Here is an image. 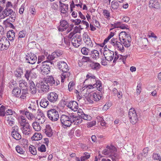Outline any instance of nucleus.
I'll return each mask as SVG.
<instances>
[{
	"instance_id": "1",
	"label": "nucleus",
	"mask_w": 161,
	"mask_h": 161,
	"mask_svg": "<svg viewBox=\"0 0 161 161\" xmlns=\"http://www.w3.org/2000/svg\"><path fill=\"white\" fill-rule=\"evenodd\" d=\"M60 121L63 125L66 127H69L73 123L75 125L81 123L82 119L73 113L69 114L68 115H62L60 117Z\"/></svg>"
},
{
	"instance_id": "2",
	"label": "nucleus",
	"mask_w": 161,
	"mask_h": 161,
	"mask_svg": "<svg viewBox=\"0 0 161 161\" xmlns=\"http://www.w3.org/2000/svg\"><path fill=\"white\" fill-rule=\"evenodd\" d=\"M59 69L62 71L63 73L61 77V82L63 83L66 78L69 77L70 75V72H68L69 70L67 64L64 61H60L58 64Z\"/></svg>"
},
{
	"instance_id": "3",
	"label": "nucleus",
	"mask_w": 161,
	"mask_h": 161,
	"mask_svg": "<svg viewBox=\"0 0 161 161\" xmlns=\"http://www.w3.org/2000/svg\"><path fill=\"white\" fill-rule=\"evenodd\" d=\"M116 149L114 146H107L102 152L103 154L107 156H111L113 161H117L119 159L118 155L115 153Z\"/></svg>"
},
{
	"instance_id": "4",
	"label": "nucleus",
	"mask_w": 161,
	"mask_h": 161,
	"mask_svg": "<svg viewBox=\"0 0 161 161\" xmlns=\"http://www.w3.org/2000/svg\"><path fill=\"white\" fill-rule=\"evenodd\" d=\"M25 114L29 120H32L35 118V121L38 122L39 124L43 123L45 120L44 114L42 112H40V114H38L36 117L28 111H25Z\"/></svg>"
},
{
	"instance_id": "5",
	"label": "nucleus",
	"mask_w": 161,
	"mask_h": 161,
	"mask_svg": "<svg viewBox=\"0 0 161 161\" xmlns=\"http://www.w3.org/2000/svg\"><path fill=\"white\" fill-rule=\"evenodd\" d=\"M119 37L120 42L123 46L127 47L130 46L131 41V37L126 32H121L119 34Z\"/></svg>"
},
{
	"instance_id": "6",
	"label": "nucleus",
	"mask_w": 161,
	"mask_h": 161,
	"mask_svg": "<svg viewBox=\"0 0 161 161\" xmlns=\"http://www.w3.org/2000/svg\"><path fill=\"white\" fill-rule=\"evenodd\" d=\"M12 94L14 96L19 97L22 101L25 99L28 94L27 90L22 89V91L18 87L14 88L12 91Z\"/></svg>"
},
{
	"instance_id": "7",
	"label": "nucleus",
	"mask_w": 161,
	"mask_h": 161,
	"mask_svg": "<svg viewBox=\"0 0 161 161\" xmlns=\"http://www.w3.org/2000/svg\"><path fill=\"white\" fill-rule=\"evenodd\" d=\"M3 13L4 14L5 17L9 16V18L7 20L12 22L14 21L16 18V14L12 9L6 8L3 11Z\"/></svg>"
},
{
	"instance_id": "8",
	"label": "nucleus",
	"mask_w": 161,
	"mask_h": 161,
	"mask_svg": "<svg viewBox=\"0 0 161 161\" xmlns=\"http://www.w3.org/2000/svg\"><path fill=\"white\" fill-rule=\"evenodd\" d=\"M128 115L130 122L132 124H136L138 121V119L134 108H131L130 109Z\"/></svg>"
},
{
	"instance_id": "9",
	"label": "nucleus",
	"mask_w": 161,
	"mask_h": 161,
	"mask_svg": "<svg viewBox=\"0 0 161 161\" xmlns=\"http://www.w3.org/2000/svg\"><path fill=\"white\" fill-rule=\"evenodd\" d=\"M47 115L48 118L53 121L57 120L59 118L58 111L54 109H52L47 111Z\"/></svg>"
},
{
	"instance_id": "10",
	"label": "nucleus",
	"mask_w": 161,
	"mask_h": 161,
	"mask_svg": "<svg viewBox=\"0 0 161 161\" xmlns=\"http://www.w3.org/2000/svg\"><path fill=\"white\" fill-rule=\"evenodd\" d=\"M36 86L39 90L43 92H47L49 90L48 84L45 80L37 83L36 84Z\"/></svg>"
},
{
	"instance_id": "11",
	"label": "nucleus",
	"mask_w": 161,
	"mask_h": 161,
	"mask_svg": "<svg viewBox=\"0 0 161 161\" xmlns=\"http://www.w3.org/2000/svg\"><path fill=\"white\" fill-rule=\"evenodd\" d=\"M103 55L106 60L108 61H111L114 57V52L108 48L104 47Z\"/></svg>"
},
{
	"instance_id": "12",
	"label": "nucleus",
	"mask_w": 161,
	"mask_h": 161,
	"mask_svg": "<svg viewBox=\"0 0 161 161\" xmlns=\"http://www.w3.org/2000/svg\"><path fill=\"white\" fill-rule=\"evenodd\" d=\"M46 61H44L42 62L41 64L37 66V68L39 66H41L40 69L41 71L44 75H47L50 72V68L49 64L46 63Z\"/></svg>"
},
{
	"instance_id": "13",
	"label": "nucleus",
	"mask_w": 161,
	"mask_h": 161,
	"mask_svg": "<svg viewBox=\"0 0 161 161\" xmlns=\"http://www.w3.org/2000/svg\"><path fill=\"white\" fill-rule=\"evenodd\" d=\"M37 76V75L34 72V69L25 70V77L27 80H29L30 79H35Z\"/></svg>"
},
{
	"instance_id": "14",
	"label": "nucleus",
	"mask_w": 161,
	"mask_h": 161,
	"mask_svg": "<svg viewBox=\"0 0 161 161\" xmlns=\"http://www.w3.org/2000/svg\"><path fill=\"white\" fill-rule=\"evenodd\" d=\"M10 44L8 40L6 37H3L0 40V50H7L9 47Z\"/></svg>"
},
{
	"instance_id": "15",
	"label": "nucleus",
	"mask_w": 161,
	"mask_h": 161,
	"mask_svg": "<svg viewBox=\"0 0 161 161\" xmlns=\"http://www.w3.org/2000/svg\"><path fill=\"white\" fill-rule=\"evenodd\" d=\"M73 46L75 47H79L81 43V38L80 34H76L74 36L71 40Z\"/></svg>"
},
{
	"instance_id": "16",
	"label": "nucleus",
	"mask_w": 161,
	"mask_h": 161,
	"mask_svg": "<svg viewBox=\"0 0 161 161\" xmlns=\"http://www.w3.org/2000/svg\"><path fill=\"white\" fill-rule=\"evenodd\" d=\"M26 62L31 64H33L35 63L37 61V57L34 54L30 53H27L25 56Z\"/></svg>"
},
{
	"instance_id": "17",
	"label": "nucleus",
	"mask_w": 161,
	"mask_h": 161,
	"mask_svg": "<svg viewBox=\"0 0 161 161\" xmlns=\"http://www.w3.org/2000/svg\"><path fill=\"white\" fill-rule=\"evenodd\" d=\"M65 105L74 111H76L78 108V104L75 101L66 102L65 103Z\"/></svg>"
},
{
	"instance_id": "18",
	"label": "nucleus",
	"mask_w": 161,
	"mask_h": 161,
	"mask_svg": "<svg viewBox=\"0 0 161 161\" xmlns=\"http://www.w3.org/2000/svg\"><path fill=\"white\" fill-rule=\"evenodd\" d=\"M83 39L84 42L87 47H92L93 44L87 33L84 32L83 35Z\"/></svg>"
},
{
	"instance_id": "19",
	"label": "nucleus",
	"mask_w": 161,
	"mask_h": 161,
	"mask_svg": "<svg viewBox=\"0 0 161 161\" xmlns=\"http://www.w3.org/2000/svg\"><path fill=\"white\" fill-rule=\"evenodd\" d=\"M58 96L54 92H51L47 95V99L51 102L54 103L57 101Z\"/></svg>"
},
{
	"instance_id": "20",
	"label": "nucleus",
	"mask_w": 161,
	"mask_h": 161,
	"mask_svg": "<svg viewBox=\"0 0 161 161\" xmlns=\"http://www.w3.org/2000/svg\"><path fill=\"white\" fill-rule=\"evenodd\" d=\"M60 25L58 28V30L59 31H64L68 28L69 25L66 21L62 20L60 21Z\"/></svg>"
},
{
	"instance_id": "21",
	"label": "nucleus",
	"mask_w": 161,
	"mask_h": 161,
	"mask_svg": "<svg viewBox=\"0 0 161 161\" xmlns=\"http://www.w3.org/2000/svg\"><path fill=\"white\" fill-rule=\"evenodd\" d=\"M95 82L96 83H94L93 85L90 84L87 86L86 88H88L89 89H91L96 87L98 91L101 92L102 90V86L101 82L100 81H97Z\"/></svg>"
},
{
	"instance_id": "22",
	"label": "nucleus",
	"mask_w": 161,
	"mask_h": 161,
	"mask_svg": "<svg viewBox=\"0 0 161 161\" xmlns=\"http://www.w3.org/2000/svg\"><path fill=\"white\" fill-rule=\"evenodd\" d=\"M22 132L23 134L29 135L31 134V127L29 124H27L24 126H23L21 128Z\"/></svg>"
},
{
	"instance_id": "23",
	"label": "nucleus",
	"mask_w": 161,
	"mask_h": 161,
	"mask_svg": "<svg viewBox=\"0 0 161 161\" xmlns=\"http://www.w3.org/2000/svg\"><path fill=\"white\" fill-rule=\"evenodd\" d=\"M6 122L7 125L12 126L15 123L14 117L11 115L6 116L5 117Z\"/></svg>"
},
{
	"instance_id": "24",
	"label": "nucleus",
	"mask_w": 161,
	"mask_h": 161,
	"mask_svg": "<svg viewBox=\"0 0 161 161\" xmlns=\"http://www.w3.org/2000/svg\"><path fill=\"white\" fill-rule=\"evenodd\" d=\"M149 6V7L151 8L156 9L159 8L160 7L159 3L158 0H150Z\"/></svg>"
},
{
	"instance_id": "25",
	"label": "nucleus",
	"mask_w": 161,
	"mask_h": 161,
	"mask_svg": "<svg viewBox=\"0 0 161 161\" xmlns=\"http://www.w3.org/2000/svg\"><path fill=\"white\" fill-rule=\"evenodd\" d=\"M29 84L30 85V91L31 93L32 94H35L36 92V89L34 82L31 80H30Z\"/></svg>"
},
{
	"instance_id": "26",
	"label": "nucleus",
	"mask_w": 161,
	"mask_h": 161,
	"mask_svg": "<svg viewBox=\"0 0 161 161\" xmlns=\"http://www.w3.org/2000/svg\"><path fill=\"white\" fill-rule=\"evenodd\" d=\"M86 78L85 81L88 80L92 82V84L95 82L98 81L97 80L96 78L95 75L90 73H88L86 75Z\"/></svg>"
},
{
	"instance_id": "27",
	"label": "nucleus",
	"mask_w": 161,
	"mask_h": 161,
	"mask_svg": "<svg viewBox=\"0 0 161 161\" xmlns=\"http://www.w3.org/2000/svg\"><path fill=\"white\" fill-rule=\"evenodd\" d=\"M57 56V54L56 53H53L51 55H49L47 57V60L46 61V62L49 63L51 64H53L52 61Z\"/></svg>"
},
{
	"instance_id": "28",
	"label": "nucleus",
	"mask_w": 161,
	"mask_h": 161,
	"mask_svg": "<svg viewBox=\"0 0 161 161\" xmlns=\"http://www.w3.org/2000/svg\"><path fill=\"white\" fill-rule=\"evenodd\" d=\"M59 3L61 4L60 8L61 13L64 14H66L68 9L69 5L68 4H64L62 3L61 2H59Z\"/></svg>"
},
{
	"instance_id": "29",
	"label": "nucleus",
	"mask_w": 161,
	"mask_h": 161,
	"mask_svg": "<svg viewBox=\"0 0 161 161\" xmlns=\"http://www.w3.org/2000/svg\"><path fill=\"white\" fill-rule=\"evenodd\" d=\"M38 104L35 103H32L30 104V106L28 107V108L32 113H35L38 107Z\"/></svg>"
},
{
	"instance_id": "30",
	"label": "nucleus",
	"mask_w": 161,
	"mask_h": 161,
	"mask_svg": "<svg viewBox=\"0 0 161 161\" xmlns=\"http://www.w3.org/2000/svg\"><path fill=\"white\" fill-rule=\"evenodd\" d=\"M44 130L45 133L48 136L51 137L52 136L53 134L52 130L49 125H46Z\"/></svg>"
},
{
	"instance_id": "31",
	"label": "nucleus",
	"mask_w": 161,
	"mask_h": 161,
	"mask_svg": "<svg viewBox=\"0 0 161 161\" xmlns=\"http://www.w3.org/2000/svg\"><path fill=\"white\" fill-rule=\"evenodd\" d=\"M90 66L92 69L97 70L100 69L101 65L98 63L92 62L90 64Z\"/></svg>"
},
{
	"instance_id": "32",
	"label": "nucleus",
	"mask_w": 161,
	"mask_h": 161,
	"mask_svg": "<svg viewBox=\"0 0 161 161\" xmlns=\"http://www.w3.org/2000/svg\"><path fill=\"white\" fill-rule=\"evenodd\" d=\"M18 120L20 125L22 126H24L27 124H29L28 122H26V119L23 116H21L19 117Z\"/></svg>"
},
{
	"instance_id": "33",
	"label": "nucleus",
	"mask_w": 161,
	"mask_h": 161,
	"mask_svg": "<svg viewBox=\"0 0 161 161\" xmlns=\"http://www.w3.org/2000/svg\"><path fill=\"white\" fill-rule=\"evenodd\" d=\"M42 137V135L41 133H36L31 137V139L32 140L38 141L41 140Z\"/></svg>"
},
{
	"instance_id": "34",
	"label": "nucleus",
	"mask_w": 161,
	"mask_h": 161,
	"mask_svg": "<svg viewBox=\"0 0 161 161\" xmlns=\"http://www.w3.org/2000/svg\"><path fill=\"white\" fill-rule=\"evenodd\" d=\"M7 36L9 40H13L15 37V33L13 30L8 31L7 33Z\"/></svg>"
},
{
	"instance_id": "35",
	"label": "nucleus",
	"mask_w": 161,
	"mask_h": 161,
	"mask_svg": "<svg viewBox=\"0 0 161 161\" xmlns=\"http://www.w3.org/2000/svg\"><path fill=\"white\" fill-rule=\"evenodd\" d=\"M32 126L34 130L36 131H40L41 129V126L38 122L35 121L32 124Z\"/></svg>"
},
{
	"instance_id": "36",
	"label": "nucleus",
	"mask_w": 161,
	"mask_h": 161,
	"mask_svg": "<svg viewBox=\"0 0 161 161\" xmlns=\"http://www.w3.org/2000/svg\"><path fill=\"white\" fill-rule=\"evenodd\" d=\"M114 47L117 50L121 52L124 51V49L123 45L120 42H118Z\"/></svg>"
},
{
	"instance_id": "37",
	"label": "nucleus",
	"mask_w": 161,
	"mask_h": 161,
	"mask_svg": "<svg viewBox=\"0 0 161 161\" xmlns=\"http://www.w3.org/2000/svg\"><path fill=\"white\" fill-rule=\"evenodd\" d=\"M49 102L47 99H44L41 100L40 102V104L41 107L46 108L49 104Z\"/></svg>"
},
{
	"instance_id": "38",
	"label": "nucleus",
	"mask_w": 161,
	"mask_h": 161,
	"mask_svg": "<svg viewBox=\"0 0 161 161\" xmlns=\"http://www.w3.org/2000/svg\"><path fill=\"white\" fill-rule=\"evenodd\" d=\"M90 54L93 58H99V53L98 51L94 50L91 52Z\"/></svg>"
},
{
	"instance_id": "39",
	"label": "nucleus",
	"mask_w": 161,
	"mask_h": 161,
	"mask_svg": "<svg viewBox=\"0 0 161 161\" xmlns=\"http://www.w3.org/2000/svg\"><path fill=\"white\" fill-rule=\"evenodd\" d=\"M46 82L48 84V83L50 85L52 86L55 84V81L54 80V78L52 76H50L48 77L46 79Z\"/></svg>"
},
{
	"instance_id": "40",
	"label": "nucleus",
	"mask_w": 161,
	"mask_h": 161,
	"mask_svg": "<svg viewBox=\"0 0 161 161\" xmlns=\"http://www.w3.org/2000/svg\"><path fill=\"white\" fill-rule=\"evenodd\" d=\"M12 135L13 138L16 140H20L21 138V136L18 132L12 131Z\"/></svg>"
},
{
	"instance_id": "41",
	"label": "nucleus",
	"mask_w": 161,
	"mask_h": 161,
	"mask_svg": "<svg viewBox=\"0 0 161 161\" xmlns=\"http://www.w3.org/2000/svg\"><path fill=\"white\" fill-rule=\"evenodd\" d=\"M92 97L95 101H98L101 99L102 96L100 94L94 92L92 94Z\"/></svg>"
},
{
	"instance_id": "42",
	"label": "nucleus",
	"mask_w": 161,
	"mask_h": 161,
	"mask_svg": "<svg viewBox=\"0 0 161 161\" xmlns=\"http://www.w3.org/2000/svg\"><path fill=\"white\" fill-rule=\"evenodd\" d=\"M81 113L82 114L80 115L81 116L82 119H83L85 120H91L92 117L88 115L85 114L83 112H81Z\"/></svg>"
},
{
	"instance_id": "43",
	"label": "nucleus",
	"mask_w": 161,
	"mask_h": 161,
	"mask_svg": "<svg viewBox=\"0 0 161 161\" xmlns=\"http://www.w3.org/2000/svg\"><path fill=\"white\" fill-rule=\"evenodd\" d=\"M23 71L22 69L19 68L15 72V74L16 77H20L21 75L23 74Z\"/></svg>"
},
{
	"instance_id": "44",
	"label": "nucleus",
	"mask_w": 161,
	"mask_h": 161,
	"mask_svg": "<svg viewBox=\"0 0 161 161\" xmlns=\"http://www.w3.org/2000/svg\"><path fill=\"white\" fill-rule=\"evenodd\" d=\"M97 119L98 120V123H100V125L102 126H105L106 125V123L103 119L100 116H98L97 117Z\"/></svg>"
},
{
	"instance_id": "45",
	"label": "nucleus",
	"mask_w": 161,
	"mask_h": 161,
	"mask_svg": "<svg viewBox=\"0 0 161 161\" xmlns=\"http://www.w3.org/2000/svg\"><path fill=\"white\" fill-rule=\"evenodd\" d=\"M26 34V31H20L19 33L18 39L19 40H21V38H24Z\"/></svg>"
},
{
	"instance_id": "46",
	"label": "nucleus",
	"mask_w": 161,
	"mask_h": 161,
	"mask_svg": "<svg viewBox=\"0 0 161 161\" xmlns=\"http://www.w3.org/2000/svg\"><path fill=\"white\" fill-rule=\"evenodd\" d=\"M16 150L18 153L21 154H23L25 153V151L23 149L22 147H20V146H18L16 147Z\"/></svg>"
},
{
	"instance_id": "47",
	"label": "nucleus",
	"mask_w": 161,
	"mask_h": 161,
	"mask_svg": "<svg viewBox=\"0 0 161 161\" xmlns=\"http://www.w3.org/2000/svg\"><path fill=\"white\" fill-rule=\"evenodd\" d=\"M29 150L31 152V153L33 155H36V150L35 147L33 146H30L29 148Z\"/></svg>"
},
{
	"instance_id": "48",
	"label": "nucleus",
	"mask_w": 161,
	"mask_h": 161,
	"mask_svg": "<svg viewBox=\"0 0 161 161\" xmlns=\"http://www.w3.org/2000/svg\"><path fill=\"white\" fill-rule=\"evenodd\" d=\"M152 158L153 159L157 160V161H161L160 155L157 153H153Z\"/></svg>"
},
{
	"instance_id": "49",
	"label": "nucleus",
	"mask_w": 161,
	"mask_h": 161,
	"mask_svg": "<svg viewBox=\"0 0 161 161\" xmlns=\"http://www.w3.org/2000/svg\"><path fill=\"white\" fill-rule=\"evenodd\" d=\"M111 7L114 9H116L119 8V4L115 1H113L111 3Z\"/></svg>"
},
{
	"instance_id": "50",
	"label": "nucleus",
	"mask_w": 161,
	"mask_h": 161,
	"mask_svg": "<svg viewBox=\"0 0 161 161\" xmlns=\"http://www.w3.org/2000/svg\"><path fill=\"white\" fill-rule=\"evenodd\" d=\"M19 85L20 87H23L24 86H27V82L24 80H21L19 81Z\"/></svg>"
},
{
	"instance_id": "51",
	"label": "nucleus",
	"mask_w": 161,
	"mask_h": 161,
	"mask_svg": "<svg viewBox=\"0 0 161 161\" xmlns=\"http://www.w3.org/2000/svg\"><path fill=\"white\" fill-rule=\"evenodd\" d=\"M5 107L2 105L0 107V116H4L5 115Z\"/></svg>"
},
{
	"instance_id": "52",
	"label": "nucleus",
	"mask_w": 161,
	"mask_h": 161,
	"mask_svg": "<svg viewBox=\"0 0 161 161\" xmlns=\"http://www.w3.org/2000/svg\"><path fill=\"white\" fill-rule=\"evenodd\" d=\"M81 51L83 54L87 55L89 52V50L87 48L83 47L81 48Z\"/></svg>"
},
{
	"instance_id": "53",
	"label": "nucleus",
	"mask_w": 161,
	"mask_h": 161,
	"mask_svg": "<svg viewBox=\"0 0 161 161\" xmlns=\"http://www.w3.org/2000/svg\"><path fill=\"white\" fill-rule=\"evenodd\" d=\"M15 114L14 111H13L12 109H8L5 112V114L7 115V116L9 115L12 116L14 114Z\"/></svg>"
},
{
	"instance_id": "54",
	"label": "nucleus",
	"mask_w": 161,
	"mask_h": 161,
	"mask_svg": "<svg viewBox=\"0 0 161 161\" xmlns=\"http://www.w3.org/2000/svg\"><path fill=\"white\" fill-rule=\"evenodd\" d=\"M103 15L106 18H108L110 17V12L109 11L106 9H104L103 11Z\"/></svg>"
},
{
	"instance_id": "55",
	"label": "nucleus",
	"mask_w": 161,
	"mask_h": 161,
	"mask_svg": "<svg viewBox=\"0 0 161 161\" xmlns=\"http://www.w3.org/2000/svg\"><path fill=\"white\" fill-rule=\"evenodd\" d=\"M38 149L39 151L41 152H45L46 150L45 146L43 144L40 147H39Z\"/></svg>"
},
{
	"instance_id": "56",
	"label": "nucleus",
	"mask_w": 161,
	"mask_h": 161,
	"mask_svg": "<svg viewBox=\"0 0 161 161\" xmlns=\"http://www.w3.org/2000/svg\"><path fill=\"white\" fill-rule=\"evenodd\" d=\"M111 105L112 104L111 103H106L104 106L103 108V109L104 110H107L111 107Z\"/></svg>"
},
{
	"instance_id": "57",
	"label": "nucleus",
	"mask_w": 161,
	"mask_h": 161,
	"mask_svg": "<svg viewBox=\"0 0 161 161\" xmlns=\"http://www.w3.org/2000/svg\"><path fill=\"white\" fill-rule=\"evenodd\" d=\"M118 42L117 39L113 38L111 40L110 43L114 47Z\"/></svg>"
},
{
	"instance_id": "58",
	"label": "nucleus",
	"mask_w": 161,
	"mask_h": 161,
	"mask_svg": "<svg viewBox=\"0 0 161 161\" xmlns=\"http://www.w3.org/2000/svg\"><path fill=\"white\" fill-rule=\"evenodd\" d=\"M149 150V148L148 147L145 148L143 150V153L142 155L144 157H146L147 156L148 151Z\"/></svg>"
},
{
	"instance_id": "59",
	"label": "nucleus",
	"mask_w": 161,
	"mask_h": 161,
	"mask_svg": "<svg viewBox=\"0 0 161 161\" xmlns=\"http://www.w3.org/2000/svg\"><path fill=\"white\" fill-rule=\"evenodd\" d=\"M96 123L95 121H91L87 124V127H91L94 126L96 125Z\"/></svg>"
},
{
	"instance_id": "60",
	"label": "nucleus",
	"mask_w": 161,
	"mask_h": 161,
	"mask_svg": "<svg viewBox=\"0 0 161 161\" xmlns=\"http://www.w3.org/2000/svg\"><path fill=\"white\" fill-rule=\"evenodd\" d=\"M29 11L31 14L33 15H34L36 14V10L33 6H31L30 7Z\"/></svg>"
},
{
	"instance_id": "61",
	"label": "nucleus",
	"mask_w": 161,
	"mask_h": 161,
	"mask_svg": "<svg viewBox=\"0 0 161 161\" xmlns=\"http://www.w3.org/2000/svg\"><path fill=\"white\" fill-rule=\"evenodd\" d=\"M136 87V93L137 95H138L140 93L142 90L140 85L138 84Z\"/></svg>"
},
{
	"instance_id": "62",
	"label": "nucleus",
	"mask_w": 161,
	"mask_h": 161,
	"mask_svg": "<svg viewBox=\"0 0 161 161\" xmlns=\"http://www.w3.org/2000/svg\"><path fill=\"white\" fill-rule=\"evenodd\" d=\"M72 22L74 23L75 25H78L80 23H81V21L79 19H73Z\"/></svg>"
},
{
	"instance_id": "63",
	"label": "nucleus",
	"mask_w": 161,
	"mask_h": 161,
	"mask_svg": "<svg viewBox=\"0 0 161 161\" xmlns=\"http://www.w3.org/2000/svg\"><path fill=\"white\" fill-rule=\"evenodd\" d=\"M128 26L127 25L124 24L121 22V24L120 25V26H119V28L122 29H128Z\"/></svg>"
},
{
	"instance_id": "64",
	"label": "nucleus",
	"mask_w": 161,
	"mask_h": 161,
	"mask_svg": "<svg viewBox=\"0 0 161 161\" xmlns=\"http://www.w3.org/2000/svg\"><path fill=\"white\" fill-rule=\"evenodd\" d=\"M149 37H153L154 38L155 40L157 39L158 38V37L157 36H156L154 33L153 32H151L150 33H149V34L148 35Z\"/></svg>"
}]
</instances>
